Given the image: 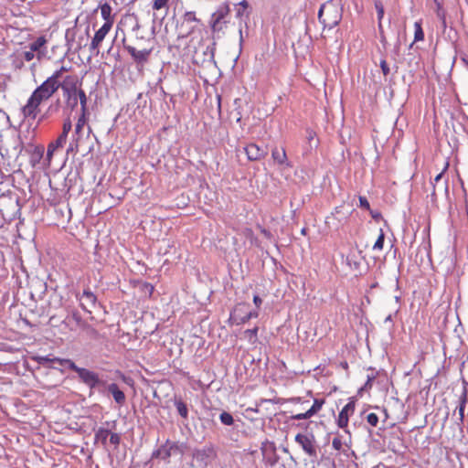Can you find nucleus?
Segmentation results:
<instances>
[{
  "mask_svg": "<svg viewBox=\"0 0 468 468\" xmlns=\"http://www.w3.org/2000/svg\"><path fill=\"white\" fill-rule=\"evenodd\" d=\"M8 120V115L3 110L0 109V125L7 122Z\"/></svg>",
  "mask_w": 468,
  "mask_h": 468,
  "instance_id": "obj_60",
  "label": "nucleus"
},
{
  "mask_svg": "<svg viewBox=\"0 0 468 468\" xmlns=\"http://www.w3.org/2000/svg\"><path fill=\"white\" fill-rule=\"evenodd\" d=\"M111 434V431L109 429L100 427L95 431L94 441L95 443L101 442L103 447L107 446L108 437Z\"/></svg>",
  "mask_w": 468,
  "mask_h": 468,
  "instance_id": "obj_27",
  "label": "nucleus"
},
{
  "mask_svg": "<svg viewBox=\"0 0 468 468\" xmlns=\"http://www.w3.org/2000/svg\"><path fill=\"white\" fill-rule=\"evenodd\" d=\"M271 157L274 160V162L277 163L279 165L286 167L292 166L291 163L288 161L286 151L283 147L280 149L275 147L274 149H272Z\"/></svg>",
  "mask_w": 468,
  "mask_h": 468,
  "instance_id": "obj_20",
  "label": "nucleus"
},
{
  "mask_svg": "<svg viewBox=\"0 0 468 468\" xmlns=\"http://www.w3.org/2000/svg\"><path fill=\"white\" fill-rule=\"evenodd\" d=\"M168 2L169 0H154L152 7L154 10H160L164 7H166Z\"/></svg>",
  "mask_w": 468,
  "mask_h": 468,
  "instance_id": "obj_50",
  "label": "nucleus"
},
{
  "mask_svg": "<svg viewBox=\"0 0 468 468\" xmlns=\"http://www.w3.org/2000/svg\"><path fill=\"white\" fill-rule=\"evenodd\" d=\"M62 108L64 109V103L61 99L58 97L56 100L50 101L48 107L47 108L40 120L59 112Z\"/></svg>",
  "mask_w": 468,
  "mask_h": 468,
  "instance_id": "obj_24",
  "label": "nucleus"
},
{
  "mask_svg": "<svg viewBox=\"0 0 468 468\" xmlns=\"http://www.w3.org/2000/svg\"><path fill=\"white\" fill-rule=\"evenodd\" d=\"M125 50L131 55L137 66H144L152 53V48H137L133 46H125Z\"/></svg>",
  "mask_w": 468,
  "mask_h": 468,
  "instance_id": "obj_15",
  "label": "nucleus"
},
{
  "mask_svg": "<svg viewBox=\"0 0 468 468\" xmlns=\"http://www.w3.org/2000/svg\"><path fill=\"white\" fill-rule=\"evenodd\" d=\"M382 73L384 76H388L390 72V69L386 61V59H381L379 64Z\"/></svg>",
  "mask_w": 468,
  "mask_h": 468,
  "instance_id": "obj_58",
  "label": "nucleus"
},
{
  "mask_svg": "<svg viewBox=\"0 0 468 468\" xmlns=\"http://www.w3.org/2000/svg\"><path fill=\"white\" fill-rule=\"evenodd\" d=\"M343 443L339 437H335L332 441V447L335 451H340L342 449Z\"/></svg>",
  "mask_w": 468,
  "mask_h": 468,
  "instance_id": "obj_59",
  "label": "nucleus"
},
{
  "mask_svg": "<svg viewBox=\"0 0 468 468\" xmlns=\"http://www.w3.org/2000/svg\"><path fill=\"white\" fill-rule=\"evenodd\" d=\"M239 102H240V99H236L234 101L235 105L239 104V106L236 107L234 111L236 112V122L239 123L241 128H243L244 123L242 122V113H241Z\"/></svg>",
  "mask_w": 468,
  "mask_h": 468,
  "instance_id": "obj_40",
  "label": "nucleus"
},
{
  "mask_svg": "<svg viewBox=\"0 0 468 468\" xmlns=\"http://www.w3.org/2000/svg\"><path fill=\"white\" fill-rule=\"evenodd\" d=\"M80 104L81 113H88V97L84 90L80 87L77 93V104Z\"/></svg>",
  "mask_w": 468,
  "mask_h": 468,
  "instance_id": "obj_30",
  "label": "nucleus"
},
{
  "mask_svg": "<svg viewBox=\"0 0 468 468\" xmlns=\"http://www.w3.org/2000/svg\"><path fill=\"white\" fill-rule=\"evenodd\" d=\"M174 406L176 409L178 415L184 420L188 419V406L179 396H175L173 399Z\"/></svg>",
  "mask_w": 468,
  "mask_h": 468,
  "instance_id": "obj_25",
  "label": "nucleus"
},
{
  "mask_svg": "<svg viewBox=\"0 0 468 468\" xmlns=\"http://www.w3.org/2000/svg\"><path fill=\"white\" fill-rule=\"evenodd\" d=\"M258 326H255L251 329H247L244 334L249 337L250 342L255 343L258 339Z\"/></svg>",
  "mask_w": 468,
  "mask_h": 468,
  "instance_id": "obj_41",
  "label": "nucleus"
},
{
  "mask_svg": "<svg viewBox=\"0 0 468 468\" xmlns=\"http://www.w3.org/2000/svg\"><path fill=\"white\" fill-rule=\"evenodd\" d=\"M168 447L171 448L172 454L176 453V452H179V453L184 452L183 444H179V442H177V441H170V444H168Z\"/></svg>",
  "mask_w": 468,
  "mask_h": 468,
  "instance_id": "obj_47",
  "label": "nucleus"
},
{
  "mask_svg": "<svg viewBox=\"0 0 468 468\" xmlns=\"http://www.w3.org/2000/svg\"><path fill=\"white\" fill-rule=\"evenodd\" d=\"M112 27L109 24H103L94 34L90 44V51L93 56H97L100 53V46L108 35Z\"/></svg>",
  "mask_w": 468,
  "mask_h": 468,
  "instance_id": "obj_14",
  "label": "nucleus"
},
{
  "mask_svg": "<svg viewBox=\"0 0 468 468\" xmlns=\"http://www.w3.org/2000/svg\"><path fill=\"white\" fill-rule=\"evenodd\" d=\"M355 409L356 399L351 397L349 398L348 402L341 410L336 419V424L338 428L345 430L346 433H349V431L346 430V427L348 425L349 417L354 414Z\"/></svg>",
  "mask_w": 468,
  "mask_h": 468,
  "instance_id": "obj_12",
  "label": "nucleus"
},
{
  "mask_svg": "<svg viewBox=\"0 0 468 468\" xmlns=\"http://www.w3.org/2000/svg\"><path fill=\"white\" fill-rule=\"evenodd\" d=\"M107 385H109L107 383V381L102 378V384L100 386H96L95 391H97L98 393H100L101 395H106L107 394Z\"/></svg>",
  "mask_w": 468,
  "mask_h": 468,
  "instance_id": "obj_56",
  "label": "nucleus"
},
{
  "mask_svg": "<svg viewBox=\"0 0 468 468\" xmlns=\"http://www.w3.org/2000/svg\"><path fill=\"white\" fill-rule=\"evenodd\" d=\"M79 381L87 386L90 389V397L95 392L96 386L102 384V378L96 371L81 367L78 372Z\"/></svg>",
  "mask_w": 468,
  "mask_h": 468,
  "instance_id": "obj_10",
  "label": "nucleus"
},
{
  "mask_svg": "<svg viewBox=\"0 0 468 468\" xmlns=\"http://www.w3.org/2000/svg\"><path fill=\"white\" fill-rule=\"evenodd\" d=\"M134 105L137 110H144L147 106V100L146 96L144 95V93L140 92L138 93L135 101Z\"/></svg>",
  "mask_w": 468,
  "mask_h": 468,
  "instance_id": "obj_35",
  "label": "nucleus"
},
{
  "mask_svg": "<svg viewBox=\"0 0 468 468\" xmlns=\"http://www.w3.org/2000/svg\"><path fill=\"white\" fill-rule=\"evenodd\" d=\"M219 420H220L221 423L226 426H231L234 424L233 416L229 412H227V411H223L220 413Z\"/></svg>",
  "mask_w": 468,
  "mask_h": 468,
  "instance_id": "obj_36",
  "label": "nucleus"
},
{
  "mask_svg": "<svg viewBox=\"0 0 468 468\" xmlns=\"http://www.w3.org/2000/svg\"><path fill=\"white\" fill-rule=\"evenodd\" d=\"M324 402H325L324 399H314L313 405L310 407V409H308L310 414H312V416H314L318 411H320L322 407L324 406Z\"/></svg>",
  "mask_w": 468,
  "mask_h": 468,
  "instance_id": "obj_33",
  "label": "nucleus"
},
{
  "mask_svg": "<svg viewBox=\"0 0 468 468\" xmlns=\"http://www.w3.org/2000/svg\"><path fill=\"white\" fill-rule=\"evenodd\" d=\"M168 444H170V441L166 440L163 445L154 450L152 453V459L168 460L172 455L171 448L168 447Z\"/></svg>",
  "mask_w": 468,
  "mask_h": 468,
  "instance_id": "obj_23",
  "label": "nucleus"
},
{
  "mask_svg": "<svg viewBox=\"0 0 468 468\" xmlns=\"http://www.w3.org/2000/svg\"><path fill=\"white\" fill-rule=\"evenodd\" d=\"M72 322L75 323L76 327H83L85 324V322L83 321L80 314L75 310L69 313L63 321V323L68 325H69Z\"/></svg>",
  "mask_w": 468,
  "mask_h": 468,
  "instance_id": "obj_26",
  "label": "nucleus"
},
{
  "mask_svg": "<svg viewBox=\"0 0 468 468\" xmlns=\"http://www.w3.org/2000/svg\"><path fill=\"white\" fill-rule=\"evenodd\" d=\"M144 292H148L149 295H152L154 288L153 284H151L149 282H144Z\"/></svg>",
  "mask_w": 468,
  "mask_h": 468,
  "instance_id": "obj_61",
  "label": "nucleus"
},
{
  "mask_svg": "<svg viewBox=\"0 0 468 468\" xmlns=\"http://www.w3.org/2000/svg\"><path fill=\"white\" fill-rule=\"evenodd\" d=\"M66 141L67 138L64 135L59 134L55 141L51 142L48 146V157H50L57 149L62 147Z\"/></svg>",
  "mask_w": 468,
  "mask_h": 468,
  "instance_id": "obj_29",
  "label": "nucleus"
},
{
  "mask_svg": "<svg viewBox=\"0 0 468 468\" xmlns=\"http://www.w3.org/2000/svg\"><path fill=\"white\" fill-rule=\"evenodd\" d=\"M86 115L87 113H80L78 122L75 125V133L78 134L82 130L84 124L86 123Z\"/></svg>",
  "mask_w": 468,
  "mask_h": 468,
  "instance_id": "obj_44",
  "label": "nucleus"
},
{
  "mask_svg": "<svg viewBox=\"0 0 468 468\" xmlns=\"http://www.w3.org/2000/svg\"><path fill=\"white\" fill-rule=\"evenodd\" d=\"M384 241H385V234H384L383 230L380 229V233H379L375 244L373 245V250H381L384 246Z\"/></svg>",
  "mask_w": 468,
  "mask_h": 468,
  "instance_id": "obj_42",
  "label": "nucleus"
},
{
  "mask_svg": "<svg viewBox=\"0 0 468 468\" xmlns=\"http://www.w3.org/2000/svg\"><path fill=\"white\" fill-rule=\"evenodd\" d=\"M370 212V215L371 217L375 219V220H379L382 218V215L379 211L378 210H369Z\"/></svg>",
  "mask_w": 468,
  "mask_h": 468,
  "instance_id": "obj_62",
  "label": "nucleus"
},
{
  "mask_svg": "<svg viewBox=\"0 0 468 468\" xmlns=\"http://www.w3.org/2000/svg\"><path fill=\"white\" fill-rule=\"evenodd\" d=\"M237 5L239 7L237 8L236 16L241 17L244 14V10L249 8V4L247 0H241Z\"/></svg>",
  "mask_w": 468,
  "mask_h": 468,
  "instance_id": "obj_45",
  "label": "nucleus"
},
{
  "mask_svg": "<svg viewBox=\"0 0 468 468\" xmlns=\"http://www.w3.org/2000/svg\"><path fill=\"white\" fill-rule=\"evenodd\" d=\"M317 17L324 29L335 28L339 25L343 17L341 0H328L322 4L318 10Z\"/></svg>",
  "mask_w": 468,
  "mask_h": 468,
  "instance_id": "obj_2",
  "label": "nucleus"
},
{
  "mask_svg": "<svg viewBox=\"0 0 468 468\" xmlns=\"http://www.w3.org/2000/svg\"><path fill=\"white\" fill-rule=\"evenodd\" d=\"M71 127H72V124H71L70 120L69 119L65 120L63 122V126H62V133L60 134L64 135L67 138L69 133L71 130Z\"/></svg>",
  "mask_w": 468,
  "mask_h": 468,
  "instance_id": "obj_51",
  "label": "nucleus"
},
{
  "mask_svg": "<svg viewBox=\"0 0 468 468\" xmlns=\"http://www.w3.org/2000/svg\"><path fill=\"white\" fill-rule=\"evenodd\" d=\"M311 417H313V416H312V414H310L309 410H307L305 412L292 415L290 417V419L293 420H301L310 419Z\"/></svg>",
  "mask_w": 468,
  "mask_h": 468,
  "instance_id": "obj_49",
  "label": "nucleus"
},
{
  "mask_svg": "<svg viewBox=\"0 0 468 468\" xmlns=\"http://www.w3.org/2000/svg\"><path fill=\"white\" fill-rule=\"evenodd\" d=\"M82 86V81L78 78L74 80H66L63 83H58L46 90L35 89L27 103L22 107V114L25 119L36 120L40 112L39 106L42 102L51 99L60 89L64 110L73 112L77 109V93Z\"/></svg>",
  "mask_w": 468,
  "mask_h": 468,
  "instance_id": "obj_1",
  "label": "nucleus"
},
{
  "mask_svg": "<svg viewBox=\"0 0 468 468\" xmlns=\"http://www.w3.org/2000/svg\"><path fill=\"white\" fill-rule=\"evenodd\" d=\"M414 29H415V32H414V41L410 44V48L412 47L414 42L421 41V40L424 39V32H423L422 27H421V22L420 21L415 22Z\"/></svg>",
  "mask_w": 468,
  "mask_h": 468,
  "instance_id": "obj_32",
  "label": "nucleus"
},
{
  "mask_svg": "<svg viewBox=\"0 0 468 468\" xmlns=\"http://www.w3.org/2000/svg\"><path fill=\"white\" fill-rule=\"evenodd\" d=\"M434 1L436 2L437 5L436 16L441 21L442 25L446 27V11L442 7V5L439 2H437V0Z\"/></svg>",
  "mask_w": 468,
  "mask_h": 468,
  "instance_id": "obj_37",
  "label": "nucleus"
},
{
  "mask_svg": "<svg viewBox=\"0 0 468 468\" xmlns=\"http://www.w3.org/2000/svg\"><path fill=\"white\" fill-rule=\"evenodd\" d=\"M13 150L15 151L16 157L21 155L23 152L29 155V163L33 167H35L40 163L44 154L43 145H35L33 144H27V145H25L20 136H17V138L15 140V146Z\"/></svg>",
  "mask_w": 468,
  "mask_h": 468,
  "instance_id": "obj_4",
  "label": "nucleus"
},
{
  "mask_svg": "<svg viewBox=\"0 0 468 468\" xmlns=\"http://www.w3.org/2000/svg\"><path fill=\"white\" fill-rule=\"evenodd\" d=\"M375 8L377 10L378 21H382L385 13L383 4L380 1H376Z\"/></svg>",
  "mask_w": 468,
  "mask_h": 468,
  "instance_id": "obj_46",
  "label": "nucleus"
},
{
  "mask_svg": "<svg viewBox=\"0 0 468 468\" xmlns=\"http://www.w3.org/2000/svg\"><path fill=\"white\" fill-rule=\"evenodd\" d=\"M244 151L250 161L261 160L268 154V151L265 146H260L254 143H250L245 146Z\"/></svg>",
  "mask_w": 468,
  "mask_h": 468,
  "instance_id": "obj_17",
  "label": "nucleus"
},
{
  "mask_svg": "<svg viewBox=\"0 0 468 468\" xmlns=\"http://www.w3.org/2000/svg\"><path fill=\"white\" fill-rule=\"evenodd\" d=\"M366 420L368 424H370L372 427H376L378 423V416L376 413H368L366 417Z\"/></svg>",
  "mask_w": 468,
  "mask_h": 468,
  "instance_id": "obj_48",
  "label": "nucleus"
},
{
  "mask_svg": "<svg viewBox=\"0 0 468 468\" xmlns=\"http://www.w3.org/2000/svg\"><path fill=\"white\" fill-rule=\"evenodd\" d=\"M468 402L467 389L464 388L459 397V405L466 406Z\"/></svg>",
  "mask_w": 468,
  "mask_h": 468,
  "instance_id": "obj_57",
  "label": "nucleus"
},
{
  "mask_svg": "<svg viewBox=\"0 0 468 468\" xmlns=\"http://www.w3.org/2000/svg\"><path fill=\"white\" fill-rule=\"evenodd\" d=\"M358 201H359V207L361 208L370 210V204L366 197L359 196Z\"/></svg>",
  "mask_w": 468,
  "mask_h": 468,
  "instance_id": "obj_55",
  "label": "nucleus"
},
{
  "mask_svg": "<svg viewBox=\"0 0 468 468\" xmlns=\"http://www.w3.org/2000/svg\"><path fill=\"white\" fill-rule=\"evenodd\" d=\"M17 54L22 58V60L27 62L31 61L35 57V53L30 48L28 50L17 52Z\"/></svg>",
  "mask_w": 468,
  "mask_h": 468,
  "instance_id": "obj_43",
  "label": "nucleus"
},
{
  "mask_svg": "<svg viewBox=\"0 0 468 468\" xmlns=\"http://www.w3.org/2000/svg\"><path fill=\"white\" fill-rule=\"evenodd\" d=\"M465 407L466 406L458 405L456 408V410L458 411V421H457L458 425H461L463 423Z\"/></svg>",
  "mask_w": 468,
  "mask_h": 468,
  "instance_id": "obj_52",
  "label": "nucleus"
},
{
  "mask_svg": "<svg viewBox=\"0 0 468 468\" xmlns=\"http://www.w3.org/2000/svg\"><path fill=\"white\" fill-rule=\"evenodd\" d=\"M47 40L45 37H38L36 40L29 44V48L35 53L46 44Z\"/></svg>",
  "mask_w": 468,
  "mask_h": 468,
  "instance_id": "obj_34",
  "label": "nucleus"
},
{
  "mask_svg": "<svg viewBox=\"0 0 468 468\" xmlns=\"http://www.w3.org/2000/svg\"><path fill=\"white\" fill-rule=\"evenodd\" d=\"M58 362L65 365V368H69L78 374V372L80 370V367L77 366L74 361H72L69 358H66V360H58Z\"/></svg>",
  "mask_w": 468,
  "mask_h": 468,
  "instance_id": "obj_38",
  "label": "nucleus"
},
{
  "mask_svg": "<svg viewBox=\"0 0 468 468\" xmlns=\"http://www.w3.org/2000/svg\"><path fill=\"white\" fill-rule=\"evenodd\" d=\"M110 436V443L114 445V446H118L121 442V436L120 434L116 433V432H111V434L109 435Z\"/></svg>",
  "mask_w": 468,
  "mask_h": 468,
  "instance_id": "obj_54",
  "label": "nucleus"
},
{
  "mask_svg": "<svg viewBox=\"0 0 468 468\" xmlns=\"http://www.w3.org/2000/svg\"><path fill=\"white\" fill-rule=\"evenodd\" d=\"M253 303L259 309L262 303V299L258 294H255L253 296Z\"/></svg>",
  "mask_w": 468,
  "mask_h": 468,
  "instance_id": "obj_63",
  "label": "nucleus"
},
{
  "mask_svg": "<svg viewBox=\"0 0 468 468\" xmlns=\"http://www.w3.org/2000/svg\"><path fill=\"white\" fill-rule=\"evenodd\" d=\"M230 13L229 3H222L218 6L216 11L212 13L209 19V27L213 34H218L224 30L229 21L227 17Z\"/></svg>",
  "mask_w": 468,
  "mask_h": 468,
  "instance_id": "obj_5",
  "label": "nucleus"
},
{
  "mask_svg": "<svg viewBox=\"0 0 468 468\" xmlns=\"http://www.w3.org/2000/svg\"><path fill=\"white\" fill-rule=\"evenodd\" d=\"M215 51L216 42H212L210 45L206 47V49L203 52L205 59L208 60L209 62H215Z\"/></svg>",
  "mask_w": 468,
  "mask_h": 468,
  "instance_id": "obj_31",
  "label": "nucleus"
},
{
  "mask_svg": "<svg viewBox=\"0 0 468 468\" xmlns=\"http://www.w3.org/2000/svg\"><path fill=\"white\" fill-rule=\"evenodd\" d=\"M77 19L75 25L65 32V41L69 52L78 53L88 45L89 27L83 33L78 34Z\"/></svg>",
  "mask_w": 468,
  "mask_h": 468,
  "instance_id": "obj_3",
  "label": "nucleus"
},
{
  "mask_svg": "<svg viewBox=\"0 0 468 468\" xmlns=\"http://www.w3.org/2000/svg\"><path fill=\"white\" fill-rule=\"evenodd\" d=\"M261 452L265 463L273 467L279 462V455L276 452V445L273 441L265 440L261 446Z\"/></svg>",
  "mask_w": 468,
  "mask_h": 468,
  "instance_id": "obj_13",
  "label": "nucleus"
},
{
  "mask_svg": "<svg viewBox=\"0 0 468 468\" xmlns=\"http://www.w3.org/2000/svg\"><path fill=\"white\" fill-rule=\"evenodd\" d=\"M362 258V250H358V248H352L346 255V263L352 270L357 271L360 268Z\"/></svg>",
  "mask_w": 468,
  "mask_h": 468,
  "instance_id": "obj_18",
  "label": "nucleus"
},
{
  "mask_svg": "<svg viewBox=\"0 0 468 468\" xmlns=\"http://www.w3.org/2000/svg\"><path fill=\"white\" fill-rule=\"evenodd\" d=\"M58 358L52 355L48 356H37L33 359L40 366L46 367L48 368L57 369L63 373V369L59 368L56 366L55 360Z\"/></svg>",
  "mask_w": 468,
  "mask_h": 468,
  "instance_id": "obj_21",
  "label": "nucleus"
},
{
  "mask_svg": "<svg viewBox=\"0 0 468 468\" xmlns=\"http://www.w3.org/2000/svg\"><path fill=\"white\" fill-rule=\"evenodd\" d=\"M24 60H22V58L18 56V54L16 53L15 55V58H13V67L16 69H21L24 66Z\"/></svg>",
  "mask_w": 468,
  "mask_h": 468,
  "instance_id": "obj_53",
  "label": "nucleus"
},
{
  "mask_svg": "<svg viewBox=\"0 0 468 468\" xmlns=\"http://www.w3.org/2000/svg\"><path fill=\"white\" fill-rule=\"evenodd\" d=\"M316 133L311 129H306V139L308 141V146L305 149V153L311 152L314 149H316L319 145V140L317 139L314 143V140L316 138Z\"/></svg>",
  "mask_w": 468,
  "mask_h": 468,
  "instance_id": "obj_28",
  "label": "nucleus"
},
{
  "mask_svg": "<svg viewBox=\"0 0 468 468\" xmlns=\"http://www.w3.org/2000/svg\"><path fill=\"white\" fill-rule=\"evenodd\" d=\"M261 233L269 239L272 238L271 232L264 228L261 229Z\"/></svg>",
  "mask_w": 468,
  "mask_h": 468,
  "instance_id": "obj_64",
  "label": "nucleus"
},
{
  "mask_svg": "<svg viewBox=\"0 0 468 468\" xmlns=\"http://www.w3.org/2000/svg\"><path fill=\"white\" fill-rule=\"evenodd\" d=\"M69 68L65 66H60L58 69H55L52 74L48 77L40 85H38L36 89L46 90V88L53 87L58 83H63L66 80L71 79L74 80L79 77L75 74H69Z\"/></svg>",
  "mask_w": 468,
  "mask_h": 468,
  "instance_id": "obj_8",
  "label": "nucleus"
},
{
  "mask_svg": "<svg viewBox=\"0 0 468 468\" xmlns=\"http://www.w3.org/2000/svg\"><path fill=\"white\" fill-rule=\"evenodd\" d=\"M107 394H111L115 403L119 406L124 405L126 401V396L117 383L112 382L107 385Z\"/></svg>",
  "mask_w": 468,
  "mask_h": 468,
  "instance_id": "obj_19",
  "label": "nucleus"
},
{
  "mask_svg": "<svg viewBox=\"0 0 468 468\" xmlns=\"http://www.w3.org/2000/svg\"><path fill=\"white\" fill-rule=\"evenodd\" d=\"M75 297L80 302L81 309L89 314H91V309L95 308L98 303L97 295L90 287L84 288L82 292H76Z\"/></svg>",
  "mask_w": 468,
  "mask_h": 468,
  "instance_id": "obj_11",
  "label": "nucleus"
},
{
  "mask_svg": "<svg viewBox=\"0 0 468 468\" xmlns=\"http://www.w3.org/2000/svg\"><path fill=\"white\" fill-rule=\"evenodd\" d=\"M216 456L213 445H206L201 449H196L193 452V458L201 465L207 466L211 460Z\"/></svg>",
  "mask_w": 468,
  "mask_h": 468,
  "instance_id": "obj_16",
  "label": "nucleus"
},
{
  "mask_svg": "<svg viewBox=\"0 0 468 468\" xmlns=\"http://www.w3.org/2000/svg\"><path fill=\"white\" fill-rule=\"evenodd\" d=\"M376 375L372 374V375H367V381L365 382V384L363 385V387H361L358 390V393H362L363 391H367V390H369L371 389L372 388V383L373 381L376 379Z\"/></svg>",
  "mask_w": 468,
  "mask_h": 468,
  "instance_id": "obj_39",
  "label": "nucleus"
},
{
  "mask_svg": "<svg viewBox=\"0 0 468 468\" xmlns=\"http://www.w3.org/2000/svg\"><path fill=\"white\" fill-rule=\"evenodd\" d=\"M295 442L302 448L303 452L309 456L312 462L318 459V447L314 434L313 432L297 433L294 438Z\"/></svg>",
  "mask_w": 468,
  "mask_h": 468,
  "instance_id": "obj_7",
  "label": "nucleus"
},
{
  "mask_svg": "<svg viewBox=\"0 0 468 468\" xmlns=\"http://www.w3.org/2000/svg\"><path fill=\"white\" fill-rule=\"evenodd\" d=\"M100 8L101 17L104 19V24H109L110 27H112L114 23V16L112 15V6L107 2L100 4L98 8L94 10L96 12Z\"/></svg>",
  "mask_w": 468,
  "mask_h": 468,
  "instance_id": "obj_22",
  "label": "nucleus"
},
{
  "mask_svg": "<svg viewBox=\"0 0 468 468\" xmlns=\"http://www.w3.org/2000/svg\"><path fill=\"white\" fill-rule=\"evenodd\" d=\"M194 23L199 24L201 20L197 17L195 11H186L176 26L178 38H185L192 35L196 30Z\"/></svg>",
  "mask_w": 468,
  "mask_h": 468,
  "instance_id": "obj_6",
  "label": "nucleus"
},
{
  "mask_svg": "<svg viewBox=\"0 0 468 468\" xmlns=\"http://www.w3.org/2000/svg\"><path fill=\"white\" fill-rule=\"evenodd\" d=\"M249 303H239L230 313L229 320H233L237 325L244 324L252 318L259 316L258 310L247 311Z\"/></svg>",
  "mask_w": 468,
  "mask_h": 468,
  "instance_id": "obj_9",
  "label": "nucleus"
}]
</instances>
